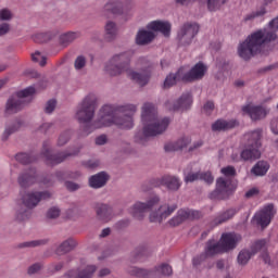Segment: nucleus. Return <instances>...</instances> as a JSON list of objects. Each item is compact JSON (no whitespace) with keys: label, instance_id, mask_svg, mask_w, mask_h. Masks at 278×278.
Listing matches in <instances>:
<instances>
[{"label":"nucleus","instance_id":"nucleus-1","mask_svg":"<svg viewBox=\"0 0 278 278\" xmlns=\"http://www.w3.org/2000/svg\"><path fill=\"white\" fill-rule=\"evenodd\" d=\"M131 54L128 52H121L114 54L104 65V73L110 77H118L126 73L128 79L138 84V86H147L151 79L153 73V63L147 59H139L137 61V68L140 72L131 70Z\"/></svg>","mask_w":278,"mask_h":278},{"label":"nucleus","instance_id":"nucleus-2","mask_svg":"<svg viewBox=\"0 0 278 278\" xmlns=\"http://www.w3.org/2000/svg\"><path fill=\"white\" fill-rule=\"evenodd\" d=\"M138 106L136 104H126L122 106H112L106 104L100 110V119L93 124V129L101 127H112L115 125L118 129H134V114Z\"/></svg>","mask_w":278,"mask_h":278},{"label":"nucleus","instance_id":"nucleus-3","mask_svg":"<svg viewBox=\"0 0 278 278\" xmlns=\"http://www.w3.org/2000/svg\"><path fill=\"white\" fill-rule=\"evenodd\" d=\"M278 16L269 22V26L253 31L238 47V54L242 60H251L253 55L262 51L264 45L277 40Z\"/></svg>","mask_w":278,"mask_h":278},{"label":"nucleus","instance_id":"nucleus-4","mask_svg":"<svg viewBox=\"0 0 278 278\" xmlns=\"http://www.w3.org/2000/svg\"><path fill=\"white\" fill-rule=\"evenodd\" d=\"M160 205V195H152L146 202L137 201L130 208L131 216L137 220H144L147 213H149V222L162 225L166 218L175 212V205L167 202Z\"/></svg>","mask_w":278,"mask_h":278},{"label":"nucleus","instance_id":"nucleus-5","mask_svg":"<svg viewBox=\"0 0 278 278\" xmlns=\"http://www.w3.org/2000/svg\"><path fill=\"white\" fill-rule=\"evenodd\" d=\"M141 121L143 123V128L141 131L137 132V140H142L143 138H151L153 136H160L168 129L170 125V119L168 117L157 118V109L155 104L146 102L141 109Z\"/></svg>","mask_w":278,"mask_h":278},{"label":"nucleus","instance_id":"nucleus-6","mask_svg":"<svg viewBox=\"0 0 278 278\" xmlns=\"http://www.w3.org/2000/svg\"><path fill=\"white\" fill-rule=\"evenodd\" d=\"M94 112H97V96L94 93H88L77 105L75 118L84 126V131L91 134L94 131V123H99L101 118V111L99 112L98 119L92 122L94 118Z\"/></svg>","mask_w":278,"mask_h":278},{"label":"nucleus","instance_id":"nucleus-7","mask_svg":"<svg viewBox=\"0 0 278 278\" xmlns=\"http://www.w3.org/2000/svg\"><path fill=\"white\" fill-rule=\"evenodd\" d=\"M220 173H223L226 178H218L216 180V189L210 193V199L217 201H225V199H229L231 194H233V190H236V182L231 177H236V167L226 166L223 167Z\"/></svg>","mask_w":278,"mask_h":278},{"label":"nucleus","instance_id":"nucleus-8","mask_svg":"<svg viewBox=\"0 0 278 278\" xmlns=\"http://www.w3.org/2000/svg\"><path fill=\"white\" fill-rule=\"evenodd\" d=\"M244 149L240 153V160L251 162L262 157V129H256L243 135Z\"/></svg>","mask_w":278,"mask_h":278},{"label":"nucleus","instance_id":"nucleus-9","mask_svg":"<svg viewBox=\"0 0 278 278\" xmlns=\"http://www.w3.org/2000/svg\"><path fill=\"white\" fill-rule=\"evenodd\" d=\"M270 241L267 239H260L256 240L252 245H251V251L244 249L241 250L238 254L237 262L240 264V266H247L249 264V261L253 255L256 253H260L262 251L261 257L265 264H270V255H268V243Z\"/></svg>","mask_w":278,"mask_h":278},{"label":"nucleus","instance_id":"nucleus-10","mask_svg":"<svg viewBox=\"0 0 278 278\" xmlns=\"http://www.w3.org/2000/svg\"><path fill=\"white\" fill-rule=\"evenodd\" d=\"M205 73H207V66L203 62H199L190 71L180 67L175 75V79L184 84H192V81H199V79L205 77Z\"/></svg>","mask_w":278,"mask_h":278},{"label":"nucleus","instance_id":"nucleus-11","mask_svg":"<svg viewBox=\"0 0 278 278\" xmlns=\"http://www.w3.org/2000/svg\"><path fill=\"white\" fill-rule=\"evenodd\" d=\"M36 93V89L34 87H28L20 92H17V98H10L7 101L5 105V114H16L23 110V99H27V97H31V94Z\"/></svg>","mask_w":278,"mask_h":278},{"label":"nucleus","instance_id":"nucleus-12","mask_svg":"<svg viewBox=\"0 0 278 278\" xmlns=\"http://www.w3.org/2000/svg\"><path fill=\"white\" fill-rule=\"evenodd\" d=\"M220 253H225L223 245H220V241L216 242L214 239H211L206 242L204 253L193 257V266L199 268L207 257H214V255H220Z\"/></svg>","mask_w":278,"mask_h":278},{"label":"nucleus","instance_id":"nucleus-13","mask_svg":"<svg viewBox=\"0 0 278 278\" xmlns=\"http://www.w3.org/2000/svg\"><path fill=\"white\" fill-rule=\"evenodd\" d=\"M199 24L197 23H186L178 31L177 40L180 47H188L194 40V36L199 34Z\"/></svg>","mask_w":278,"mask_h":278},{"label":"nucleus","instance_id":"nucleus-14","mask_svg":"<svg viewBox=\"0 0 278 278\" xmlns=\"http://www.w3.org/2000/svg\"><path fill=\"white\" fill-rule=\"evenodd\" d=\"M52 193L49 191L42 192H21V201L25 207L31 210L40 203V201H47V199H51Z\"/></svg>","mask_w":278,"mask_h":278},{"label":"nucleus","instance_id":"nucleus-15","mask_svg":"<svg viewBox=\"0 0 278 278\" xmlns=\"http://www.w3.org/2000/svg\"><path fill=\"white\" fill-rule=\"evenodd\" d=\"M43 157H46L47 164L51 166L55 164H62L68 157H73V155H77V152H62L58 155L51 154V143L49 141L43 142Z\"/></svg>","mask_w":278,"mask_h":278},{"label":"nucleus","instance_id":"nucleus-16","mask_svg":"<svg viewBox=\"0 0 278 278\" xmlns=\"http://www.w3.org/2000/svg\"><path fill=\"white\" fill-rule=\"evenodd\" d=\"M275 216V205L267 204L258 213L254 215V220L262 227V229H266L267 226L270 225V220Z\"/></svg>","mask_w":278,"mask_h":278},{"label":"nucleus","instance_id":"nucleus-17","mask_svg":"<svg viewBox=\"0 0 278 278\" xmlns=\"http://www.w3.org/2000/svg\"><path fill=\"white\" fill-rule=\"evenodd\" d=\"M240 240H242V236L239 233L225 232L220 237L219 244L222 245L224 253H229V251H233V249L238 247Z\"/></svg>","mask_w":278,"mask_h":278},{"label":"nucleus","instance_id":"nucleus-18","mask_svg":"<svg viewBox=\"0 0 278 278\" xmlns=\"http://www.w3.org/2000/svg\"><path fill=\"white\" fill-rule=\"evenodd\" d=\"M242 112L243 114H248L252 121H262V118H266L270 111L261 105L248 104L242 106Z\"/></svg>","mask_w":278,"mask_h":278},{"label":"nucleus","instance_id":"nucleus-19","mask_svg":"<svg viewBox=\"0 0 278 278\" xmlns=\"http://www.w3.org/2000/svg\"><path fill=\"white\" fill-rule=\"evenodd\" d=\"M97 273V266L87 265L75 270H71L65 274L66 278H92V275Z\"/></svg>","mask_w":278,"mask_h":278},{"label":"nucleus","instance_id":"nucleus-20","mask_svg":"<svg viewBox=\"0 0 278 278\" xmlns=\"http://www.w3.org/2000/svg\"><path fill=\"white\" fill-rule=\"evenodd\" d=\"M199 179H201L202 181H205V184H214V176H212V173L210 172L188 173L185 176L186 184H192L194 181H199Z\"/></svg>","mask_w":278,"mask_h":278},{"label":"nucleus","instance_id":"nucleus-21","mask_svg":"<svg viewBox=\"0 0 278 278\" xmlns=\"http://www.w3.org/2000/svg\"><path fill=\"white\" fill-rule=\"evenodd\" d=\"M151 278L173 277V266L168 263H161L151 270Z\"/></svg>","mask_w":278,"mask_h":278},{"label":"nucleus","instance_id":"nucleus-22","mask_svg":"<svg viewBox=\"0 0 278 278\" xmlns=\"http://www.w3.org/2000/svg\"><path fill=\"white\" fill-rule=\"evenodd\" d=\"M150 31H160L163 36H170V23L164 21H152L147 25Z\"/></svg>","mask_w":278,"mask_h":278},{"label":"nucleus","instance_id":"nucleus-23","mask_svg":"<svg viewBox=\"0 0 278 278\" xmlns=\"http://www.w3.org/2000/svg\"><path fill=\"white\" fill-rule=\"evenodd\" d=\"M201 216H203V214L200 211L179 210L176 216V225L184 223V220L201 218Z\"/></svg>","mask_w":278,"mask_h":278},{"label":"nucleus","instance_id":"nucleus-24","mask_svg":"<svg viewBox=\"0 0 278 278\" xmlns=\"http://www.w3.org/2000/svg\"><path fill=\"white\" fill-rule=\"evenodd\" d=\"M192 108V94L190 92L184 93L175 104L176 112H186Z\"/></svg>","mask_w":278,"mask_h":278},{"label":"nucleus","instance_id":"nucleus-25","mask_svg":"<svg viewBox=\"0 0 278 278\" xmlns=\"http://www.w3.org/2000/svg\"><path fill=\"white\" fill-rule=\"evenodd\" d=\"M109 179L110 176H108L105 172H101L89 178V186L90 188H94L97 190L99 188H103V186L108 184Z\"/></svg>","mask_w":278,"mask_h":278},{"label":"nucleus","instance_id":"nucleus-26","mask_svg":"<svg viewBox=\"0 0 278 278\" xmlns=\"http://www.w3.org/2000/svg\"><path fill=\"white\" fill-rule=\"evenodd\" d=\"M79 38H81V33L79 31L63 33L59 37V45H61V47H68L70 45H73L75 40H79Z\"/></svg>","mask_w":278,"mask_h":278},{"label":"nucleus","instance_id":"nucleus-27","mask_svg":"<svg viewBox=\"0 0 278 278\" xmlns=\"http://www.w3.org/2000/svg\"><path fill=\"white\" fill-rule=\"evenodd\" d=\"M235 127H238V121L230 119H217L213 125L212 129L213 131H227L229 129H233Z\"/></svg>","mask_w":278,"mask_h":278},{"label":"nucleus","instance_id":"nucleus-28","mask_svg":"<svg viewBox=\"0 0 278 278\" xmlns=\"http://www.w3.org/2000/svg\"><path fill=\"white\" fill-rule=\"evenodd\" d=\"M155 40V33L152 30L141 29L137 33L136 42L138 45L144 46L153 42Z\"/></svg>","mask_w":278,"mask_h":278},{"label":"nucleus","instance_id":"nucleus-29","mask_svg":"<svg viewBox=\"0 0 278 278\" xmlns=\"http://www.w3.org/2000/svg\"><path fill=\"white\" fill-rule=\"evenodd\" d=\"M238 214V210L228 208L225 212L219 213L212 222V225L217 227V225H223V223H227V220H231V218Z\"/></svg>","mask_w":278,"mask_h":278},{"label":"nucleus","instance_id":"nucleus-30","mask_svg":"<svg viewBox=\"0 0 278 278\" xmlns=\"http://www.w3.org/2000/svg\"><path fill=\"white\" fill-rule=\"evenodd\" d=\"M97 216L103 223H108L112 218V207L108 204H98L96 207Z\"/></svg>","mask_w":278,"mask_h":278},{"label":"nucleus","instance_id":"nucleus-31","mask_svg":"<svg viewBox=\"0 0 278 278\" xmlns=\"http://www.w3.org/2000/svg\"><path fill=\"white\" fill-rule=\"evenodd\" d=\"M75 247H77V241L70 238V239L63 241L55 249V253H56V255H66V253H71V251H73V249H75Z\"/></svg>","mask_w":278,"mask_h":278},{"label":"nucleus","instance_id":"nucleus-32","mask_svg":"<svg viewBox=\"0 0 278 278\" xmlns=\"http://www.w3.org/2000/svg\"><path fill=\"white\" fill-rule=\"evenodd\" d=\"M270 165L266 161H258L251 169L255 177H264L268 173Z\"/></svg>","mask_w":278,"mask_h":278},{"label":"nucleus","instance_id":"nucleus-33","mask_svg":"<svg viewBox=\"0 0 278 278\" xmlns=\"http://www.w3.org/2000/svg\"><path fill=\"white\" fill-rule=\"evenodd\" d=\"M118 36V26L116 23L109 21L104 26V38L109 41H112Z\"/></svg>","mask_w":278,"mask_h":278},{"label":"nucleus","instance_id":"nucleus-34","mask_svg":"<svg viewBox=\"0 0 278 278\" xmlns=\"http://www.w3.org/2000/svg\"><path fill=\"white\" fill-rule=\"evenodd\" d=\"M127 273L132 277H139V278H151V275H152L150 269H144L140 267H128Z\"/></svg>","mask_w":278,"mask_h":278},{"label":"nucleus","instance_id":"nucleus-35","mask_svg":"<svg viewBox=\"0 0 278 278\" xmlns=\"http://www.w3.org/2000/svg\"><path fill=\"white\" fill-rule=\"evenodd\" d=\"M86 66H88V58L83 54L76 56L74 60V70L76 73H84V71H86Z\"/></svg>","mask_w":278,"mask_h":278},{"label":"nucleus","instance_id":"nucleus-36","mask_svg":"<svg viewBox=\"0 0 278 278\" xmlns=\"http://www.w3.org/2000/svg\"><path fill=\"white\" fill-rule=\"evenodd\" d=\"M20 127H23V122L21 121L13 123L11 126H7L2 135V140H8L12 134L18 131Z\"/></svg>","mask_w":278,"mask_h":278},{"label":"nucleus","instance_id":"nucleus-37","mask_svg":"<svg viewBox=\"0 0 278 278\" xmlns=\"http://www.w3.org/2000/svg\"><path fill=\"white\" fill-rule=\"evenodd\" d=\"M266 14V7H261L256 11H252L251 13H248L243 21L244 23H249L250 21H255V18H260Z\"/></svg>","mask_w":278,"mask_h":278},{"label":"nucleus","instance_id":"nucleus-38","mask_svg":"<svg viewBox=\"0 0 278 278\" xmlns=\"http://www.w3.org/2000/svg\"><path fill=\"white\" fill-rule=\"evenodd\" d=\"M17 181L21 188H29L34 184V176L30 174H21Z\"/></svg>","mask_w":278,"mask_h":278},{"label":"nucleus","instance_id":"nucleus-39","mask_svg":"<svg viewBox=\"0 0 278 278\" xmlns=\"http://www.w3.org/2000/svg\"><path fill=\"white\" fill-rule=\"evenodd\" d=\"M27 218H29V211L18 207L15 213V220L22 223V220H27Z\"/></svg>","mask_w":278,"mask_h":278},{"label":"nucleus","instance_id":"nucleus-40","mask_svg":"<svg viewBox=\"0 0 278 278\" xmlns=\"http://www.w3.org/2000/svg\"><path fill=\"white\" fill-rule=\"evenodd\" d=\"M222 5H225V0H207V9L210 12H216V10H220Z\"/></svg>","mask_w":278,"mask_h":278},{"label":"nucleus","instance_id":"nucleus-41","mask_svg":"<svg viewBox=\"0 0 278 278\" xmlns=\"http://www.w3.org/2000/svg\"><path fill=\"white\" fill-rule=\"evenodd\" d=\"M14 18V13L10 9H1L0 10V21L10 22Z\"/></svg>","mask_w":278,"mask_h":278},{"label":"nucleus","instance_id":"nucleus-42","mask_svg":"<svg viewBox=\"0 0 278 278\" xmlns=\"http://www.w3.org/2000/svg\"><path fill=\"white\" fill-rule=\"evenodd\" d=\"M191 139L188 137H184L181 139H178L175 146V151H184L188 144H190Z\"/></svg>","mask_w":278,"mask_h":278},{"label":"nucleus","instance_id":"nucleus-43","mask_svg":"<svg viewBox=\"0 0 278 278\" xmlns=\"http://www.w3.org/2000/svg\"><path fill=\"white\" fill-rule=\"evenodd\" d=\"M31 60H33V62H39L40 66L47 65V56L42 55V53H40V51H36L35 53H33Z\"/></svg>","mask_w":278,"mask_h":278},{"label":"nucleus","instance_id":"nucleus-44","mask_svg":"<svg viewBox=\"0 0 278 278\" xmlns=\"http://www.w3.org/2000/svg\"><path fill=\"white\" fill-rule=\"evenodd\" d=\"M162 186H165V188H168V190H173L175 188V178L173 176H164L161 179Z\"/></svg>","mask_w":278,"mask_h":278},{"label":"nucleus","instance_id":"nucleus-45","mask_svg":"<svg viewBox=\"0 0 278 278\" xmlns=\"http://www.w3.org/2000/svg\"><path fill=\"white\" fill-rule=\"evenodd\" d=\"M40 244H45V242L40 240L26 241L20 244V249H34L40 247Z\"/></svg>","mask_w":278,"mask_h":278},{"label":"nucleus","instance_id":"nucleus-46","mask_svg":"<svg viewBox=\"0 0 278 278\" xmlns=\"http://www.w3.org/2000/svg\"><path fill=\"white\" fill-rule=\"evenodd\" d=\"M68 140H71V131H64L59 136L56 144L58 147H64Z\"/></svg>","mask_w":278,"mask_h":278},{"label":"nucleus","instance_id":"nucleus-47","mask_svg":"<svg viewBox=\"0 0 278 278\" xmlns=\"http://www.w3.org/2000/svg\"><path fill=\"white\" fill-rule=\"evenodd\" d=\"M175 86V74L170 73L169 75L166 76L163 88L165 90H168V88H173Z\"/></svg>","mask_w":278,"mask_h":278},{"label":"nucleus","instance_id":"nucleus-48","mask_svg":"<svg viewBox=\"0 0 278 278\" xmlns=\"http://www.w3.org/2000/svg\"><path fill=\"white\" fill-rule=\"evenodd\" d=\"M55 108H58V102L55 100H49L45 105V113L53 114Z\"/></svg>","mask_w":278,"mask_h":278},{"label":"nucleus","instance_id":"nucleus-49","mask_svg":"<svg viewBox=\"0 0 278 278\" xmlns=\"http://www.w3.org/2000/svg\"><path fill=\"white\" fill-rule=\"evenodd\" d=\"M42 270V263H35L28 267V275H36Z\"/></svg>","mask_w":278,"mask_h":278},{"label":"nucleus","instance_id":"nucleus-50","mask_svg":"<svg viewBox=\"0 0 278 278\" xmlns=\"http://www.w3.org/2000/svg\"><path fill=\"white\" fill-rule=\"evenodd\" d=\"M64 186L66 188V190H68L70 192H75L77 190H79V188H81V186L77 182L74 181H65Z\"/></svg>","mask_w":278,"mask_h":278},{"label":"nucleus","instance_id":"nucleus-51","mask_svg":"<svg viewBox=\"0 0 278 278\" xmlns=\"http://www.w3.org/2000/svg\"><path fill=\"white\" fill-rule=\"evenodd\" d=\"M17 162H21V164H29L31 162V159L29 157V154L27 153H20L16 156Z\"/></svg>","mask_w":278,"mask_h":278},{"label":"nucleus","instance_id":"nucleus-52","mask_svg":"<svg viewBox=\"0 0 278 278\" xmlns=\"http://www.w3.org/2000/svg\"><path fill=\"white\" fill-rule=\"evenodd\" d=\"M61 211L58 206H53L50 210H48L47 216L49 218H58L60 217Z\"/></svg>","mask_w":278,"mask_h":278},{"label":"nucleus","instance_id":"nucleus-53","mask_svg":"<svg viewBox=\"0 0 278 278\" xmlns=\"http://www.w3.org/2000/svg\"><path fill=\"white\" fill-rule=\"evenodd\" d=\"M11 26L9 23H1L0 24V38L1 36H5L10 34Z\"/></svg>","mask_w":278,"mask_h":278},{"label":"nucleus","instance_id":"nucleus-54","mask_svg":"<svg viewBox=\"0 0 278 278\" xmlns=\"http://www.w3.org/2000/svg\"><path fill=\"white\" fill-rule=\"evenodd\" d=\"M62 268H64V264H62V263H55V264H51L49 266L50 273H58V271L62 270Z\"/></svg>","mask_w":278,"mask_h":278},{"label":"nucleus","instance_id":"nucleus-55","mask_svg":"<svg viewBox=\"0 0 278 278\" xmlns=\"http://www.w3.org/2000/svg\"><path fill=\"white\" fill-rule=\"evenodd\" d=\"M203 110H204L205 114H212V112H214V102L207 101L204 104Z\"/></svg>","mask_w":278,"mask_h":278},{"label":"nucleus","instance_id":"nucleus-56","mask_svg":"<svg viewBox=\"0 0 278 278\" xmlns=\"http://www.w3.org/2000/svg\"><path fill=\"white\" fill-rule=\"evenodd\" d=\"M51 127H53V123H50V122L43 123L39 126V131L47 134V131H49V129H51Z\"/></svg>","mask_w":278,"mask_h":278},{"label":"nucleus","instance_id":"nucleus-57","mask_svg":"<svg viewBox=\"0 0 278 278\" xmlns=\"http://www.w3.org/2000/svg\"><path fill=\"white\" fill-rule=\"evenodd\" d=\"M106 142H108V137L105 135H101L96 138V144H98L99 147H102V144H106Z\"/></svg>","mask_w":278,"mask_h":278},{"label":"nucleus","instance_id":"nucleus-58","mask_svg":"<svg viewBox=\"0 0 278 278\" xmlns=\"http://www.w3.org/2000/svg\"><path fill=\"white\" fill-rule=\"evenodd\" d=\"M86 168H97L99 166V161L98 160H90L85 162Z\"/></svg>","mask_w":278,"mask_h":278},{"label":"nucleus","instance_id":"nucleus-59","mask_svg":"<svg viewBox=\"0 0 278 278\" xmlns=\"http://www.w3.org/2000/svg\"><path fill=\"white\" fill-rule=\"evenodd\" d=\"M164 149L166 153H173L175 151V142H167Z\"/></svg>","mask_w":278,"mask_h":278},{"label":"nucleus","instance_id":"nucleus-60","mask_svg":"<svg viewBox=\"0 0 278 278\" xmlns=\"http://www.w3.org/2000/svg\"><path fill=\"white\" fill-rule=\"evenodd\" d=\"M255 194H260V190L257 188H252L245 193V197L247 199H251V197H255Z\"/></svg>","mask_w":278,"mask_h":278},{"label":"nucleus","instance_id":"nucleus-61","mask_svg":"<svg viewBox=\"0 0 278 278\" xmlns=\"http://www.w3.org/2000/svg\"><path fill=\"white\" fill-rule=\"evenodd\" d=\"M201 147H203V141L199 140L193 143V147L189 148V151H194V149H199Z\"/></svg>","mask_w":278,"mask_h":278},{"label":"nucleus","instance_id":"nucleus-62","mask_svg":"<svg viewBox=\"0 0 278 278\" xmlns=\"http://www.w3.org/2000/svg\"><path fill=\"white\" fill-rule=\"evenodd\" d=\"M110 273L111 271L108 268L100 269L99 277H108V275H110Z\"/></svg>","mask_w":278,"mask_h":278},{"label":"nucleus","instance_id":"nucleus-63","mask_svg":"<svg viewBox=\"0 0 278 278\" xmlns=\"http://www.w3.org/2000/svg\"><path fill=\"white\" fill-rule=\"evenodd\" d=\"M118 8V9H116ZM121 8H122V4L121 3H115V8H112V12L113 14H121Z\"/></svg>","mask_w":278,"mask_h":278},{"label":"nucleus","instance_id":"nucleus-64","mask_svg":"<svg viewBox=\"0 0 278 278\" xmlns=\"http://www.w3.org/2000/svg\"><path fill=\"white\" fill-rule=\"evenodd\" d=\"M111 232L110 228H104L101 233L100 238H106V236Z\"/></svg>","mask_w":278,"mask_h":278}]
</instances>
